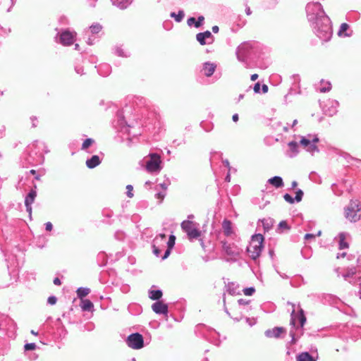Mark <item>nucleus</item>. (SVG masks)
<instances>
[{"label": "nucleus", "instance_id": "obj_1", "mask_svg": "<svg viewBox=\"0 0 361 361\" xmlns=\"http://www.w3.org/2000/svg\"><path fill=\"white\" fill-rule=\"evenodd\" d=\"M308 20L314 24L317 35L322 41H329L332 36L330 19L326 15L322 6L319 2H310L306 6Z\"/></svg>", "mask_w": 361, "mask_h": 361}, {"label": "nucleus", "instance_id": "obj_2", "mask_svg": "<svg viewBox=\"0 0 361 361\" xmlns=\"http://www.w3.org/2000/svg\"><path fill=\"white\" fill-rule=\"evenodd\" d=\"M288 304H290V302H288ZM290 305L293 308L291 313L290 324L295 326L296 325L297 319H298V322L300 323V327H298L295 331L293 330H290V335L292 337V343H295L298 337H299L303 333L302 327L306 322V317L305 316L304 311L302 309H300L299 314L296 315L295 314V305L292 303H290Z\"/></svg>", "mask_w": 361, "mask_h": 361}, {"label": "nucleus", "instance_id": "obj_3", "mask_svg": "<svg viewBox=\"0 0 361 361\" xmlns=\"http://www.w3.org/2000/svg\"><path fill=\"white\" fill-rule=\"evenodd\" d=\"M264 237L262 234H255L252 235L249 245L247 247V252L249 256L256 259L258 258L263 249Z\"/></svg>", "mask_w": 361, "mask_h": 361}, {"label": "nucleus", "instance_id": "obj_4", "mask_svg": "<svg viewBox=\"0 0 361 361\" xmlns=\"http://www.w3.org/2000/svg\"><path fill=\"white\" fill-rule=\"evenodd\" d=\"M361 206L357 200H352L345 209V216L351 222L357 221L361 216Z\"/></svg>", "mask_w": 361, "mask_h": 361}, {"label": "nucleus", "instance_id": "obj_5", "mask_svg": "<svg viewBox=\"0 0 361 361\" xmlns=\"http://www.w3.org/2000/svg\"><path fill=\"white\" fill-rule=\"evenodd\" d=\"M161 157L156 153L149 154V158L145 160L146 170L151 173H159L161 169Z\"/></svg>", "mask_w": 361, "mask_h": 361}, {"label": "nucleus", "instance_id": "obj_6", "mask_svg": "<svg viewBox=\"0 0 361 361\" xmlns=\"http://www.w3.org/2000/svg\"><path fill=\"white\" fill-rule=\"evenodd\" d=\"M319 142V138L315 135H307L301 137L300 141V145L309 152L314 153L318 152V148L316 143Z\"/></svg>", "mask_w": 361, "mask_h": 361}, {"label": "nucleus", "instance_id": "obj_7", "mask_svg": "<svg viewBox=\"0 0 361 361\" xmlns=\"http://www.w3.org/2000/svg\"><path fill=\"white\" fill-rule=\"evenodd\" d=\"M181 228L187 233L190 239L197 238L200 235L197 224L193 221L189 220L183 221L181 223Z\"/></svg>", "mask_w": 361, "mask_h": 361}, {"label": "nucleus", "instance_id": "obj_8", "mask_svg": "<svg viewBox=\"0 0 361 361\" xmlns=\"http://www.w3.org/2000/svg\"><path fill=\"white\" fill-rule=\"evenodd\" d=\"M127 343L133 349H140L143 347V338L138 333L133 334L128 337Z\"/></svg>", "mask_w": 361, "mask_h": 361}, {"label": "nucleus", "instance_id": "obj_9", "mask_svg": "<svg viewBox=\"0 0 361 361\" xmlns=\"http://www.w3.org/2000/svg\"><path fill=\"white\" fill-rule=\"evenodd\" d=\"M76 33L69 30H65L60 35V42L64 46L71 45L75 39Z\"/></svg>", "mask_w": 361, "mask_h": 361}, {"label": "nucleus", "instance_id": "obj_10", "mask_svg": "<svg viewBox=\"0 0 361 361\" xmlns=\"http://www.w3.org/2000/svg\"><path fill=\"white\" fill-rule=\"evenodd\" d=\"M196 39L200 44L204 45L206 44L212 43L213 40V36L212 33L207 30L204 32L198 33L196 35Z\"/></svg>", "mask_w": 361, "mask_h": 361}, {"label": "nucleus", "instance_id": "obj_11", "mask_svg": "<svg viewBox=\"0 0 361 361\" xmlns=\"http://www.w3.org/2000/svg\"><path fill=\"white\" fill-rule=\"evenodd\" d=\"M224 251L230 257H238L240 250L234 244L224 243L223 245Z\"/></svg>", "mask_w": 361, "mask_h": 361}, {"label": "nucleus", "instance_id": "obj_12", "mask_svg": "<svg viewBox=\"0 0 361 361\" xmlns=\"http://www.w3.org/2000/svg\"><path fill=\"white\" fill-rule=\"evenodd\" d=\"M152 310L159 314H167L168 305L162 301H157L152 305Z\"/></svg>", "mask_w": 361, "mask_h": 361}, {"label": "nucleus", "instance_id": "obj_13", "mask_svg": "<svg viewBox=\"0 0 361 361\" xmlns=\"http://www.w3.org/2000/svg\"><path fill=\"white\" fill-rule=\"evenodd\" d=\"M166 240V235L160 234L157 236L153 240V252L157 257H159L161 250L157 247L161 243H164Z\"/></svg>", "mask_w": 361, "mask_h": 361}, {"label": "nucleus", "instance_id": "obj_14", "mask_svg": "<svg viewBox=\"0 0 361 361\" xmlns=\"http://www.w3.org/2000/svg\"><path fill=\"white\" fill-rule=\"evenodd\" d=\"M37 196V192L35 190H32L26 196L25 200V204L26 207V210L31 215L32 212V204L34 202L35 199Z\"/></svg>", "mask_w": 361, "mask_h": 361}, {"label": "nucleus", "instance_id": "obj_15", "mask_svg": "<svg viewBox=\"0 0 361 361\" xmlns=\"http://www.w3.org/2000/svg\"><path fill=\"white\" fill-rule=\"evenodd\" d=\"M285 329L283 327H275L272 329H268L265 331V335L268 338H279L282 334L285 333Z\"/></svg>", "mask_w": 361, "mask_h": 361}, {"label": "nucleus", "instance_id": "obj_16", "mask_svg": "<svg viewBox=\"0 0 361 361\" xmlns=\"http://www.w3.org/2000/svg\"><path fill=\"white\" fill-rule=\"evenodd\" d=\"M349 237V234L347 233H340L338 234V247L340 250H343L348 247L349 245L348 240Z\"/></svg>", "mask_w": 361, "mask_h": 361}, {"label": "nucleus", "instance_id": "obj_17", "mask_svg": "<svg viewBox=\"0 0 361 361\" xmlns=\"http://www.w3.org/2000/svg\"><path fill=\"white\" fill-rule=\"evenodd\" d=\"M216 65L213 63L206 62L203 65L202 73L207 77L211 76L216 69Z\"/></svg>", "mask_w": 361, "mask_h": 361}, {"label": "nucleus", "instance_id": "obj_18", "mask_svg": "<svg viewBox=\"0 0 361 361\" xmlns=\"http://www.w3.org/2000/svg\"><path fill=\"white\" fill-rule=\"evenodd\" d=\"M288 146L287 156L289 157H295L298 153V144L296 142L292 141L288 144Z\"/></svg>", "mask_w": 361, "mask_h": 361}, {"label": "nucleus", "instance_id": "obj_19", "mask_svg": "<svg viewBox=\"0 0 361 361\" xmlns=\"http://www.w3.org/2000/svg\"><path fill=\"white\" fill-rule=\"evenodd\" d=\"M101 163V160L97 155H93L90 159L86 161V166L89 169H93Z\"/></svg>", "mask_w": 361, "mask_h": 361}, {"label": "nucleus", "instance_id": "obj_20", "mask_svg": "<svg viewBox=\"0 0 361 361\" xmlns=\"http://www.w3.org/2000/svg\"><path fill=\"white\" fill-rule=\"evenodd\" d=\"M227 291L233 295L240 293L239 285L234 282H230L227 284Z\"/></svg>", "mask_w": 361, "mask_h": 361}, {"label": "nucleus", "instance_id": "obj_21", "mask_svg": "<svg viewBox=\"0 0 361 361\" xmlns=\"http://www.w3.org/2000/svg\"><path fill=\"white\" fill-rule=\"evenodd\" d=\"M222 228L224 234L226 236H229L233 233L232 223L231 221L225 219L222 223Z\"/></svg>", "mask_w": 361, "mask_h": 361}, {"label": "nucleus", "instance_id": "obj_22", "mask_svg": "<svg viewBox=\"0 0 361 361\" xmlns=\"http://www.w3.org/2000/svg\"><path fill=\"white\" fill-rule=\"evenodd\" d=\"M175 240H176V238L174 235H170L169 239L167 242L168 249L165 251L164 256L161 257L162 259L167 258L168 256L170 255L171 250L175 245Z\"/></svg>", "mask_w": 361, "mask_h": 361}, {"label": "nucleus", "instance_id": "obj_23", "mask_svg": "<svg viewBox=\"0 0 361 361\" xmlns=\"http://www.w3.org/2000/svg\"><path fill=\"white\" fill-rule=\"evenodd\" d=\"M204 20V18L203 16H199L197 20L195 18L191 17L188 19L187 23L189 26L195 25V27H199L202 24Z\"/></svg>", "mask_w": 361, "mask_h": 361}, {"label": "nucleus", "instance_id": "obj_24", "mask_svg": "<svg viewBox=\"0 0 361 361\" xmlns=\"http://www.w3.org/2000/svg\"><path fill=\"white\" fill-rule=\"evenodd\" d=\"M268 182L276 188L283 186V179L280 176H274L268 180Z\"/></svg>", "mask_w": 361, "mask_h": 361}, {"label": "nucleus", "instance_id": "obj_25", "mask_svg": "<svg viewBox=\"0 0 361 361\" xmlns=\"http://www.w3.org/2000/svg\"><path fill=\"white\" fill-rule=\"evenodd\" d=\"M114 5L123 9L126 8L132 1V0H111Z\"/></svg>", "mask_w": 361, "mask_h": 361}, {"label": "nucleus", "instance_id": "obj_26", "mask_svg": "<svg viewBox=\"0 0 361 361\" xmlns=\"http://www.w3.org/2000/svg\"><path fill=\"white\" fill-rule=\"evenodd\" d=\"M349 29V25L343 23L341 25L340 28L338 32V35L341 37H349L351 34L346 33L345 32Z\"/></svg>", "mask_w": 361, "mask_h": 361}, {"label": "nucleus", "instance_id": "obj_27", "mask_svg": "<svg viewBox=\"0 0 361 361\" xmlns=\"http://www.w3.org/2000/svg\"><path fill=\"white\" fill-rule=\"evenodd\" d=\"M297 361H316L308 353H302L297 356Z\"/></svg>", "mask_w": 361, "mask_h": 361}, {"label": "nucleus", "instance_id": "obj_28", "mask_svg": "<svg viewBox=\"0 0 361 361\" xmlns=\"http://www.w3.org/2000/svg\"><path fill=\"white\" fill-rule=\"evenodd\" d=\"M162 296V292L161 290H150L149 291V297L153 300H159Z\"/></svg>", "mask_w": 361, "mask_h": 361}, {"label": "nucleus", "instance_id": "obj_29", "mask_svg": "<svg viewBox=\"0 0 361 361\" xmlns=\"http://www.w3.org/2000/svg\"><path fill=\"white\" fill-rule=\"evenodd\" d=\"M80 307L83 311H90L93 308V303L89 300H83Z\"/></svg>", "mask_w": 361, "mask_h": 361}, {"label": "nucleus", "instance_id": "obj_30", "mask_svg": "<svg viewBox=\"0 0 361 361\" xmlns=\"http://www.w3.org/2000/svg\"><path fill=\"white\" fill-rule=\"evenodd\" d=\"M331 88V83L329 82L321 81V87H319L320 92H329Z\"/></svg>", "mask_w": 361, "mask_h": 361}, {"label": "nucleus", "instance_id": "obj_31", "mask_svg": "<svg viewBox=\"0 0 361 361\" xmlns=\"http://www.w3.org/2000/svg\"><path fill=\"white\" fill-rule=\"evenodd\" d=\"M90 292V290L87 288H79L78 290H77V295L78 296V298H82L84 297H85L86 295H87Z\"/></svg>", "mask_w": 361, "mask_h": 361}, {"label": "nucleus", "instance_id": "obj_32", "mask_svg": "<svg viewBox=\"0 0 361 361\" xmlns=\"http://www.w3.org/2000/svg\"><path fill=\"white\" fill-rule=\"evenodd\" d=\"M102 27L99 23H94L90 27V30L92 34H97L101 32Z\"/></svg>", "mask_w": 361, "mask_h": 361}, {"label": "nucleus", "instance_id": "obj_33", "mask_svg": "<svg viewBox=\"0 0 361 361\" xmlns=\"http://www.w3.org/2000/svg\"><path fill=\"white\" fill-rule=\"evenodd\" d=\"M184 16H185V13H184L183 11H179L178 14H176V13H171V16L172 18H174L177 22H180L183 20V18H184Z\"/></svg>", "mask_w": 361, "mask_h": 361}, {"label": "nucleus", "instance_id": "obj_34", "mask_svg": "<svg viewBox=\"0 0 361 361\" xmlns=\"http://www.w3.org/2000/svg\"><path fill=\"white\" fill-rule=\"evenodd\" d=\"M247 44H242V45H240V46L238 48V50H237L236 54H237V56H238V60H240V61H243V59H242L240 58V54H243V53H244V51H245V49H247Z\"/></svg>", "mask_w": 361, "mask_h": 361}, {"label": "nucleus", "instance_id": "obj_35", "mask_svg": "<svg viewBox=\"0 0 361 361\" xmlns=\"http://www.w3.org/2000/svg\"><path fill=\"white\" fill-rule=\"evenodd\" d=\"M94 140H92V138H87L85 140L82 145V149H87L90 145H92L94 143Z\"/></svg>", "mask_w": 361, "mask_h": 361}, {"label": "nucleus", "instance_id": "obj_36", "mask_svg": "<svg viewBox=\"0 0 361 361\" xmlns=\"http://www.w3.org/2000/svg\"><path fill=\"white\" fill-rule=\"evenodd\" d=\"M243 291L245 295L250 296L255 292V289L253 287H250L244 288Z\"/></svg>", "mask_w": 361, "mask_h": 361}, {"label": "nucleus", "instance_id": "obj_37", "mask_svg": "<svg viewBox=\"0 0 361 361\" xmlns=\"http://www.w3.org/2000/svg\"><path fill=\"white\" fill-rule=\"evenodd\" d=\"M37 345L34 343H27L24 345L25 350H33L36 348Z\"/></svg>", "mask_w": 361, "mask_h": 361}, {"label": "nucleus", "instance_id": "obj_38", "mask_svg": "<svg viewBox=\"0 0 361 361\" xmlns=\"http://www.w3.org/2000/svg\"><path fill=\"white\" fill-rule=\"evenodd\" d=\"M126 190H127V196L130 198H132L133 197V185H128L126 186Z\"/></svg>", "mask_w": 361, "mask_h": 361}, {"label": "nucleus", "instance_id": "obj_39", "mask_svg": "<svg viewBox=\"0 0 361 361\" xmlns=\"http://www.w3.org/2000/svg\"><path fill=\"white\" fill-rule=\"evenodd\" d=\"M302 196H303V192L301 190H298L296 192V195L295 197V201L298 202H300L302 200Z\"/></svg>", "mask_w": 361, "mask_h": 361}, {"label": "nucleus", "instance_id": "obj_40", "mask_svg": "<svg viewBox=\"0 0 361 361\" xmlns=\"http://www.w3.org/2000/svg\"><path fill=\"white\" fill-rule=\"evenodd\" d=\"M321 233H322L321 231H318L317 235H314V234H312V233H307L305 235V240H309V239L315 238L316 236H319L321 235Z\"/></svg>", "mask_w": 361, "mask_h": 361}, {"label": "nucleus", "instance_id": "obj_41", "mask_svg": "<svg viewBox=\"0 0 361 361\" xmlns=\"http://www.w3.org/2000/svg\"><path fill=\"white\" fill-rule=\"evenodd\" d=\"M283 198L288 203H290V204L294 203V199L292 197L291 195H290L288 193L284 195Z\"/></svg>", "mask_w": 361, "mask_h": 361}, {"label": "nucleus", "instance_id": "obj_42", "mask_svg": "<svg viewBox=\"0 0 361 361\" xmlns=\"http://www.w3.org/2000/svg\"><path fill=\"white\" fill-rule=\"evenodd\" d=\"M56 301L57 299L55 296H49L47 300V302L51 305H55Z\"/></svg>", "mask_w": 361, "mask_h": 361}, {"label": "nucleus", "instance_id": "obj_43", "mask_svg": "<svg viewBox=\"0 0 361 361\" xmlns=\"http://www.w3.org/2000/svg\"><path fill=\"white\" fill-rule=\"evenodd\" d=\"M238 305H239L238 309H240V310L241 309L240 308L241 305H247L249 303L248 301H245L243 299L238 300Z\"/></svg>", "mask_w": 361, "mask_h": 361}, {"label": "nucleus", "instance_id": "obj_44", "mask_svg": "<svg viewBox=\"0 0 361 361\" xmlns=\"http://www.w3.org/2000/svg\"><path fill=\"white\" fill-rule=\"evenodd\" d=\"M279 228L281 229L288 228V224L285 221H282L279 223Z\"/></svg>", "mask_w": 361, "mask_h": 361}, {"label": "nucleus", "instance_id": "obj_45", "mask_svg": "<svg viewBox=\"0 0 361 361\" xmlns=\"http://www.w3.org/2000/svg\"><path fill=\"white\" fill-rule=\"evenodd\" d=\"M156 197L157 199L160 200V202H161L165 197V193L162 192H158L156 194Z\"/></svg>", "mask_w": 361, "mask_h": 361}, {"label": "nucleus", "instance_id": "obj_46", "mask_svg": "<svg viewBox=\"0 0 361 361\" xmlns=\"http://www.w3.org/2000/svg\"><path fill=\"white\" fill-rule=\"evenodd\" d=\"M45 228L47 231H51L53 228L52 224L51 222H47L45 224Z\"/></svg>", "mask_w": 361, "mask_h": 361}, {"label": "nucleus", "instance_id": "obj_47", "mask_svg": "<svg viewBox=\"0 0 361 361\" xmlns=\"http://www.w3.org/2000/svg\"><path fill=\"white\" fill-rule=\"evenodd\" d=\"M260 90V84L259 82H257L254 85V91L255 93H259Z\"/></svg>", "mask_w": 361, "mask_h": 361}, {"label": "nucleus", "instance_id": "obj_48", "mask_svg": "<svg viewBox=\"0 0 361 361\" xmlns=\"http://www.w3.org/2000/svg\"><path fill=\"white\" fill-rule=\"evenodd\" d=\"M104 67L106 69V71L103 74V75H107L110 72V67L108 65H105Z\"/></svg>", "mask_w": 361, "mask_h": 361}, {"label": "nucleus", "instance_id": "obj_49", "mask_svg": "<svg viewBox=\"0 0 361 361\" xmlns=\"http://www.w3.org/2000/svg\"><path fill=\"white\" fill-rule=\"evenodd\" d=\"M54 283L55 285H56V286H59V285H61V281H60V279H59V278H55V279H54Z\"/></svg>", "mask_w": 361, "mask_h": 361}, {"label": "nucleus", "instance_id": "obj_50", "mask_svg": "<svg viewBox=\"0 0 361 361\" xmlns=\"http://www.w3.org/2000/svg\"><path fill=\"white\" fill-rule=\"evenodd\" d=\"M262 92H263L264 93L267 92V91H268V86H267V85H263L262 86Z\"/></svg>", "mask_w": 361, "mask_h": 361}, {"label": "nucleus", "instance_id": "obj_51", "mask_svg": "<svg viewBox=\"0 0 361 361\" xmlns=\"http://www.w3.org/2000/svg\"><path fill=\"white\" fill-rule=\"evenodd\" d=\"M258 78V75L255 73L251 75V80L255 81Z\"/></svg>", "mask_w": 361, "mask_h": 361}, {"label": "nucleus", "instance_id": "obj_52", "mask_svg": "<svg viewBox=\"0 0 361 361\" xmlns=\"http://www.w3.org/2000/svg\"><path fill=\"white\" fill-rule=\"evenodd\" d=\"M212 31L214 32V33H216L219 32V27L217 25H214L212 27Z\"/></svg>", "mask_w": 361, "mask_h": 361}, {"label": "nucleus", "instance_id": "obj_53", "mask_svg": "<svg viewBox=\"0 0 361 361\" xmlns=\"http://www.w3.org/2000/svg\"><path fill=\"white\" fill-rule=\"evenodd\" d=\"M232 119L234 122H236L238 121V115L237 114H234L232 117Z\"/></svg>", "mask_w": 361, "mask_h": 361}, {"label": "nucleus", "instance_id": "obj_54", "mask_svg": "<svg viewBox=\"0 0 361 361\" xmlns=\"http://www.w3.org/2000/svg\"><path fill=\"white\" fill-rule=\"evenodd\" d=\"M262 223H263V225H264V227L265 229L268 230L269 228V224H265V221H262Z\"/></svg>", "mask_w": 361, "mask_h": 361}, {"label": "nucleus", "instance_id": "obj_55", "mask_svg": "<svg viewBox=\"0 0 361 361\" xmlns=\"http://www.w3.org/2000/svg\"><path fill=\"white\" fill-rule=\"evenodd\" d=\"M345 255H346V253L345 252H343L341 254H338L337 255V258L338 259V258H341V257H345Z\"/></svg>", "mask_w": 361, "mask_h": 361}, {"label": "nucleus", "instance_id": "obj_56", "mask_svg": "<svg viewBox=\"0 0 361 361\" xmlns=\"http://www.w3.org/2000/svg\"><path fill=\"white\" fill-rule=\"evenodd\" d=\"M245 12H246V14L247 15H250L251 14V10L249 7H247L245 10Z\"/></svg>", "mask_w": 361, "mask_h": 361}, {"label": "nucleus", "instance_id": "obj_57", "mask_svg": "<svg viewBox=\"0 0 361 361\" xmlns=\"http://www.w3.org/2000/svg\"><path fill=\"white\" fill-rule=\"evenodd\" d=\"M223 162H224V165H225L226 166H227V167H228V168H229V162H228V160H225V161H224Z\"/></svg>", "mask_w": 361, "mask_h": 361}, {"label": "nucleus", "instance_id": "obj_58", "mask_svg": "<svg viewBox=\"0 0 361 361\" xmlns=\"http://www.w3.org/2000/svg\"><path fill=\"white\" fill-rule=\"evenodd\" d=\"M336 109H334V110L331 111L329 113V116H332V115H334V114L336 113Z\"/></svg>", "mask_w": 361, "mask_h": 361}, {"label": "nucleus", "instance_id": "obj_59", "mask_svg": "<svg viewBox=\"0 0 361 361\" xmlns=\"http://www.w3.org/2000/svg\"><path fill=\"white\" fill-rule=\"evenodd\" d=\"M283 132H288V126H283Z\"/></svg>", "mask_w": 361, "mask_h": 361}, {"label": "nucleus", "instance_id": "obj_60", "mask_svg": "<svg viewBox=\"0 0 361 361\" xmlns=\"http://www.w3.org/2000/svg\"><path fill=\"white\" fill-rule=\"evenodd\" d=\"M298 123V120L295 119L293 122L292 127L295 126Z\"/></svg>", "mask_w": 361, "mask_h": 361}, {"label": "nucleus", "instance_id": "obj_61", "mask_svg": "<svg viewBox=\"0 0 361 361\" xmlns=\"http://www.w3.org/2000/svg\"><path fill=\"white\" fill-rule=\"evenodd\" d=\"M297 185H298V183H297V182H296V181H293V182L292 183V187H293V188L296 187V186H297Z\"/></svg>", "mask_w": 361, "mask_h": 361}, {"label": "nucleus", "instance_id": "obj_62", "mask_svg": "<svg viewBox=\"0 0 361 361\" xmlns=\"http://www.w3.org/2000/svg\"><path fill=\"white\" fill-rule=\"evenodd\" d=\"M31 334L35 336L37 335V332H35L34 330L31 331Z\"/></svg>", "mask_w": 361, "mask_h": 361}, {"label": "nucleus", "instance_id": "obj_63", "mask_svg": "<svg viewBox=\"0 0 361 361\" xmlns=\"http://www.w3.org/2000/svg\"><path fill=\"white\" fill-rule=\"evenodd\" d=\"M151 183H151L150 181H146V182H145V185H151Z\"/></svg>", "mask_w": 361, "mask_h": 361}, {"label": "nucleus", "instance_id": "obj_64", "mask_svg": "<svg viewBox=\"0 0 361 361\" xmlns=\"http://www.w3.org/2000/svg\"><path fill=\"white\" fill-rule=\"evenodd\" d=\"M161 187L164 188V190L166 189V186L164 184H161Z\"/></svg>", "mask_w": 361, "mask_h": 361}]
</instances>
